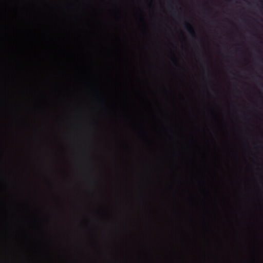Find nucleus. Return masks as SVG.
Returning <instances> with one entry per match:
<instances>
[{"label":"nucleus","mask_w":263,"mask_h":263,"mask_svg":"<svg viewBox=\"0 0 263 263\" xmlns=\"http://www.w3.org/2000/svg\"><path fill=\"white\" fill-rule=\"evenodd\" d=\"M185 28L192 34V35L193 37H196L194 31L190 24H189V23H185Z\"/></svg>","instance_id":"nucleus-1"},{"label":"nucleus","mask_w":263,"mask_h":263,"mask_svg":"<svg viewBox=\"0 0 263 263\" xmlns=\"http://www.w3.org/2000/svg\"><path fill=\"white\" fill-rule=\"evenodd\" d=\"M262 8H263V3H261Z\"/></svg>","instance_id":"nucleus-2"}]
</instances>
